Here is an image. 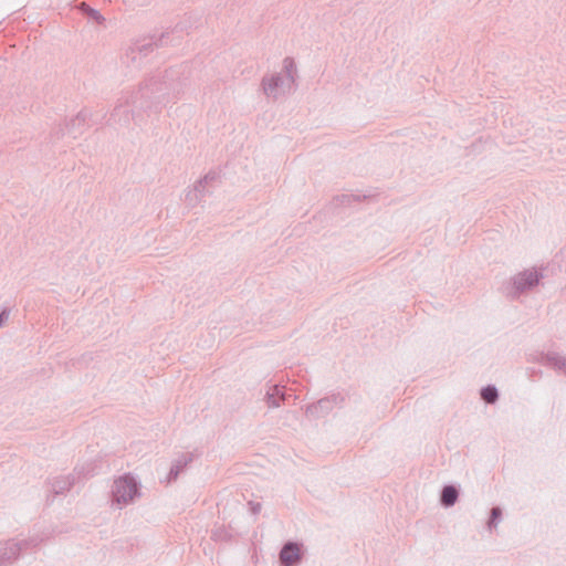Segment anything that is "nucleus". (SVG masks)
<instances>
[{
  "instance_id": "f257e3e1",
  "label": "nucleus",
  "mask_w": 566,
  "mask_h": 566,
  "mask_svg": "<svg viewBox=\"0 0 566 566\" xmlns=\"http://www.w3.org/2000/svg\"><path fill=\"white\" fill-rule=\"evenodd\" d=\"M179 74L178 70L167 69L146 77L138 90L126 98L125 104L119 103L115 106L107 119V125L127 126L132 119L138 117V112H159L167 97L179 92Z\"/></svg>"
},
{
  "instance_id": "f03ea898",
  "label": "nucleus",
  "mask_w": 566,
  "mask_h": 566,
  "mask_svg": "<svg viewBox=\"0 0 566 566\" xmlns=\"http://www.w3.org/2000/svg\"><path fill=\"white\" fill-rule=\"evenodd\" d=\"M139 495V483L130 474H125L114 481L112 486V496L114 502L118 504H128Z\"/></svg>"
},
{
  "instance_id": "7ed1b4c3",
  "label": "nucleus",
  "mask_w": 566,
  "mask_h": 566,
  "mask_svg": "<svg viewBox=\"0 0 566 566\" xmlns=\"http://www.w3.org/2000/svg\"><path fill=\"white\" fill-rule=\"evenodd\" d=\"M345 397L337 392L321 398L316 402L310 403L305 407V416L310 420H318L326 417L336 406H343Z\"/></svg>"
},
{
  "instance_id": "20e7f679",
  "label": "nucleus",
  "mask_w": 566,
  "mask_h": 566,
  "mask_svg": "<svg viewBox=\"0 0 566 566\" xmlns=\"http://www.w3.org/2000/svg\"><path fill=\"white\" fill-rule=\"evenodd\" d=\"M168 33H161L159 38L151 36L134 43L126 52V57L133 63H142L143 57H146L148 53L153 52L155 48H159L166 43Z\"/></svg>"
},
{
  "instance_id": "39448f33",
  "label": "nucleus",
  "mask_w": 566,
  "mask_h": 566,
  "mask_svg": "<svg viewBox=\"0 0 566 566\" xmlns=\"http://www.w3.org/2000/svg\"><path fill=\"white\" fill-rule=\"evenodd\" d=\"M543 279V273L537 270H524L513 277V287L518 295L537 286Z\"/></svg>"
},
{
  "instance_id": "423d86ee",
  "label": "nucleus",
  "mask_w": 566,
  "mask_h": 566,
  "mask_svg": "<svg viewBox=\"0 0 566 566\" xmlns=\"http://www.w3.org/2000/svg\"><path fill=\"white\" fill-rule=\"evenodd\" d=\"M29 545L28 541L15 542L13 539L7 541L0 546V566L6 562L18 558L21 551L25 549Z\"/></svg>"
},
{
  "instance_id": "0eeeda50",
  "label": "nucleus",
  "mask_w": 566,
  "mask_h": 566,
  "mask_svg": "<svg viewBox=\"0 0 566 566\" xmlns=\"http://www.w3.org/2000/svg\"><path fill=\"white\" fill-rule=\"evenodd\" d=\"M217 177L218 176L216 172L209 171L201 179H199L193 186V189L189 190L185 196V201L187 205L191 207L198 205L202 200V198L198 195V192H200V187H203V185H209L211 181L216 180Z\"/></svg>"
},
{
  "instance_id": "6e6552de",
  "label": "nucleus",
  "mask_w": 566,
  "mask_h": 566,
  "mask_svg": "<svg viewBox=\"0 0 566 566\" xmlns=\"http://www.w3.org/2000/svg\"><path fill=\"white\" fill-rule=\"evenodd\" d=\"M193 461V454L191 452H185L178 455L171 463L167 482H175L181 472Z\"/></svg>"
},
{
  "instance_id": "1a4fd4ad",
  "label": "nucleus",
  "mask_w": 566,
  "mask_h": 566,
  "mask_svg": "<svg viewBox=\"0 0 566 566\" xmlns=\"http://www.w3.org/2000/svg\"><path fill=\"white\" fill-rule=\"evenodd\" d=\"M93 114L88 109H82L77 115L66 124L65 130L73 138L83 134L84 126L87 119L92 118Z\"/></svg>"
},
{
  "instance_id": "9d476101",
  "label": "nucleus",
  "mask_w": 566,
  "mask_h": 566,
  "mask_svg": "<svg viewBox=\"0 0 566 566\" xmlns=\"http://www.w3.org/2000/svg\"><path fill=\"white\" fill-rule=\"evenodd\" d=\"M283 84L284 78L279 73L272 74L271 76H264L261 82L264 94L269 97L274 98L277 97L279 90L282 87Z\"/></svg>"
},
{
  "instance_id": "9b49d317",
  "label": "nucleus",
  "mask_w": 566,
  "mask_h": 566,
  "mask_svg": "<svg viewBox=\"0 0 566 566\" xmlns=\"http://www.w3.org/2000/svg\"><path fill=\"white\" fill-rule=\"evenodd\" d=\"M535 360L539 364L551 366L556 370H564L566 373V358L556 352L541 353Z\"/></svg>"
},
{
  "instance_id": "f8f14e48",
  "label": "nucleus",
  "mask_w": 566,
  "mask_h": 566,
  "mask_svg": "<svg viewBox=\"0 0 566 566\" xmlns=\"http://www.w3.org/2000/svg\"><path fill=\"white\" fill-rule=\"evenodd\" d=\"M301 558V549L297 543L287 542L283 545L280 551V559L285 565H291L292 563L298 560Z\"/></svg>"
},
{
  "instance_id": "ddd939ff",
  "label": "nucleus",
  "mask_w": 566,
  "mask_h": 566,
  "mask_svg": "<svg viewBox=\"0 0 566 566\" xmlns=\"http://www.w3.org/2000/svg\"><path fill=\"white\" fill-rule=\"evenodd\" d=\"M459 499V490L453 484H447L442 488L440 493V503L443 507L453 506Z\"/></svg>"
},
{
  "instance_id": "4468645a",
  "label": "nucleus",
  "mask_w": 566,
  "mask_h": 566,
  "mask_svg": "<svg viewBox=\"0 0 566 566\" xmlns=\"http://www.w3.org/2000/svg\"><path fill=\"white\" fill-rule=\"evenodd\" d=\"M75 483V478L72 474L65 476H57L51 483V489L54 494H63L69 491Z\"/></svg>"
},
{
  "instance_id": "2eb2a0df",
  "label": "nucleus",
  "mask_w": 566,
  "mask_h": 566,
  "mask_svg": "<svg viewBox=\"0 0 566 566\" xmlns=\"http://www.w3.org/2000/svg\"><path fill=\"white\" fill-rule=\"evenodd\" d=\"M285 399L283 388L279 385H274L270 391L265 395V402L270 408H277Z\"/></svg>"
},
{
  "instance_id": "dca6fc26",
  "label": "nucleus",
  "mask_w": 566,
  "mask_h": 566,
  "mask_svg": "<svg viewBox=\"0 0 566 566\" xmlns=\"http://www.w3.org/2000/svg\"><path fill=\"white\" fill-rule=\"evenodd\" d=\"M80 12L91 21H94L97 24H103L105 22V18L101 14V12L92 7H90L85 2H81L78 4Z\"/></svg>"
},
{
  "instance_id": "f3484780",
  "label": "nucleus",
  "mask_w": 566,
  "mask_h": 566,
  "mask_svg": "<svg viewBox=\"0 0 566 566\" xmlns=\"http://www.w3.org/2000/svg\"><path fill=\"white\" fill-rule=\"evenodd\" d=\"M481 399L489 405H494L499 400V390L494 385H486L480 390Z\"/></svg>"
},
{
  "instance_id": "a211bd4d",
  "label": "nucleus",
  "mask_w": 566,
  "mask_h": 566,
  "mask_svg": "<svg viewBox=\"0 0 566 566\" xmlns=\"http://www.w3.org/2000/svg\"><path fill=\"white\" fill-rule=\"evenodd\" d=\"M502 518V510L500 506H493L491 509L490 517L488 521V527L490 531L495 528Z\"/></svg>"
},
{
  "instance_id": "6ab92c4d",
  "label": "nucleus",
  "mask_w": 566,
  "mask_h": 566,
  "mask_svg": "<svg viewBox=\"0 0 566 566\" xmlns=\"http://www.w3.org/2000/svg\"><path fill=\"white\" fill-rule=\"evenodd\" d=\"M283 69L291 83L294 82V75L296 73V65L292 57H285L283 61Z\"/></svg>"
},
{
  "instance_id": "aec40b11",
  "label": "nucleus",
  "mask_w": 566,
  "mask_h": 566,
  "mask_svg": "<svg viewBox=\"0 0 566 566\" xmlns=\"http://www.w3.org/2000/svg\"><path fill=\"white\" fill-rule=\"evenodd\" d=\"M10 308L9 307H4L2 308V311L0 312V328L4 326V324L8 322L9 319V316H10Z\"/></svg>"
},
{
  "instance_id": "412c9836",
  "label": "nucleus",
  "mask_w": 566,
  "mask_h": 566,
  "mask_svg": "<svg viewBox=\"0 0 566 566\" xmlns=\"http://www.w3.org/2000/svg\"><path fill=\"white\" fill-rule=\"evenodd\" d=\"M251 511L253 514H258L261 511V504L260 503H253L250 502Z\"/></svg>"
},
{
  "instance_id": "4be33fe9",
  "label": "nucleus",
  "mask_w": 566,
  "mask_h": 566,
  "mask_svg": "<svg viewBox=\"0 0 566 566\" xmlns=\"http://www.w3.org/2000/svg\"><path fill=\"white\" fill-rule=\"evenodd\" d=\"M54 135L56 138H60L65 135V130L60 127L59 129L55 130Z\"/></svg>"
},
{
  "instance_id": "5701e85b",
  "label": "nucleus",
  "mask_w": 566,
  "mask_h": 566,
  "mask_svg": "<svg viewBox=\"0 0 566 566\" xmlns=\"http://www.w3.org/2000/svg\"><path fill=\"white\" fill-rule=\"evenodd\" d=\"M206 187L207 185H203V187H200V192H198V195L203 198L207 193V190H206Z\"/></svg>"
}]
</instances>
